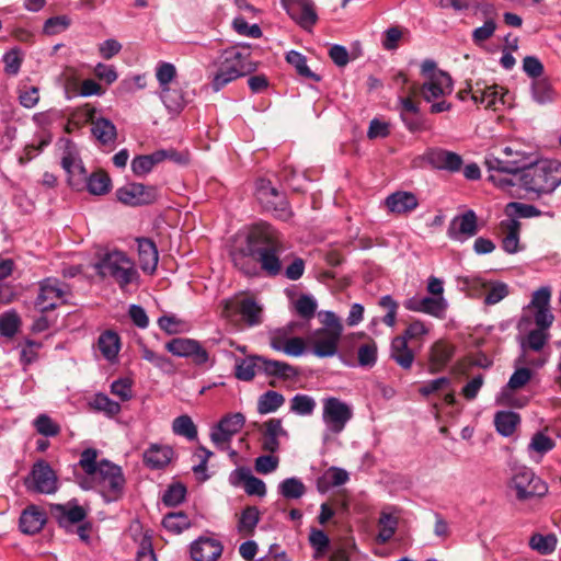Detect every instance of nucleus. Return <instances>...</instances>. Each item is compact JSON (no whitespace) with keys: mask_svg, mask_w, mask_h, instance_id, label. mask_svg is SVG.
Returning a JSON list of instances; mask_svg holds the SVG:
<instances>
[{"mask_svg":"<svg viewBox=\"0 0 561 561\" xmlns=\"http://www.w3.org/2000/svg\"><path fill=\"white\" fill-rule=\"evenodd\" d=\"M232 263L248 277H277L291 253L286 251L278 231L267 222L252 226L245 243L230 252Z\"/></svg>","mask_w":561,"mask_h":561,"instance_id":"1","label":"nucleus"},{"mask_svg":"<svg viewBox=\"0 0 561 561\" xmlns=\"http://www.w3.org/2000/svg\"><path fill=\"white\" fill-rule=\"evenodd\" d=\"M99 450L92 447L82 450L79 466L85 476L79 480L83 490H96L105 502H116L124 496L126 479L122 467L108 459L98 460Z\"/></svg>","mask_w":561,"mask_h":561,"instance_id":"2","label":"nucleus"},{"mask_svg":"<svg viewBox=\"0 0 561 561\" xmlns=\"http://www.w3.org/2000/svg\"><path fill=\"white\" fill-rule=\"evenodd\" d=\"M214 66L217 69L211 76L210 87L215 92L257 69V62L251 60L250 45H234L224 49Z\"/></svg>","mask_w":561,"mask_h":561,"instance_id":"3","label":"nucleus"},{"mask_svg":"<svg viewBox=\"0 0 561 561\" xmlns=\"http://www.w3.org/2000/svg\"><path fill=\"white\" fill-rule=\"evenodd\" d=\"M421 75L424 82L421 84L420 93L424 101L432 103L430 112L438 114L450 111L451 103L444 100L454 90L450 75L439 69L433 59H425L422 62Z\"/></svg>","mask_w":561,"mask_h":561,"instance_id":"4","label":"nucleus"},{"mask_svg":"<svg viewBox=\"0 0 561 561\" xmlns=\"http://www.w3.org/2000/svg\"><path fill=\"white\" fill-rule=\"evenodd\" d=\"M518 181L527 192L549 194L561 184V164L552 160L528 161L523 156Z\"/></svg>","mask_w":561,"mask_h":561,"instance_id":"5","label":"nucleus"},{"mask_svg":"<svg viewBox=\"0 0 561 561\" xmlns=\"http://www.w3.org/2000/svg\"><path fill=\"white\" fill-rule=\"evenodd\" d=\"M94 268L101 277L113 278L123 290L139 278L135 263L122 251L105 253Z\"/></svg>","mask_w":561,"mask_h":561,"instance_id":"6","label":"nucleus"},{"mask_svg":"<svg viewBox=\"0 0 561 561\" xmlns=\"http://www.w3.org/2000/svg\"><path fill=\"white\" fill-rule=\"evenodd\" d=\"M222 316L233 321L240 316L241 321L249 328L257 327L263 322V308L252 297L229 299L224 302Z\"/></svg>","mask_w":561,"mask_h":561,"instance_id":"7","label":"nucleus"},{"mask_svg":"<svg viewBox=\"0 0 561 561\" xmlns=\"http://www.w3.org/2000/svg\"><path fill=\"white\" fill-rule=\"evenodd\" d=\"M69 294L68 285L55 277H46L38 282V293L34 300L35 308L41 313L55 310L66 301Z\"/></svg>","mask_w":561,"mask_h":561,"instance_id":"8","label":"nucleus"},{"mask_svg":"<svg viewBox=\"0 0 561 561\" xmlns=\"http://www.w3.org/2000/svg\"><path fill=\"white\" fill-rule=\"evenodd\" d=\"M24 485L32 493L54 494L58 490V479L47 461L38 460L24 479Z\"/></svg>","mask_w":561,"mask_h":561,"instance_id":"9","label":"nucleus"},{"mask_svg":"<svg viewBox=\"0 0 561 561\" xmlns=\"http://www.w3.org/2000/svg\"><path fill=\"white\" fill-rule=\"evenodd\" d=\"M115 195L118 202L131 207L151 205L156 203L160 196L158 186L136 182L127 183L118 187Z\"/></svg>","mask_w":561,"mask_h":561,"instance_id":"10","label":"nucleus"},{"mask_svg":"<svg viewBox=\"0 0 561 561\" xmlns=\"http://www.w3.org/2000/svg\"><path fill=\"white\" fill-rule=\"evenodd\" d=\"M256 197L266 210L273 211L277 218L287 220L291 216L289 203L284 194L274 187L268 180H260Z\"/></svg>","mask_w":561,"mask_h":561,"instance_id":"11","label":"nucleus"},{"mask_svg":"<svg viewBox=\"0 0 561 561\" xmlns=\"http://www.w3.org/2000/svg\"><path fill=\"white\" fill-rule=\"evenodd\" d=\"M512 486L516 491V497L525 501L535 496L547 494L548 485L535 472L526 467L519 468L512 478Z\"/></svg>","mask_w":561,"mask_h":561,"instance_id":"12","label":"nucleus"},{"mask_svg":"<svg viewBox=\"0 0 561 561\" xmlns=\"http://www.w3.org/2000/svg\"><path fill=\"white\" fill-rule=\"evenodd\" d=\"M353 417L351 407L335 397L323 399L322 420L330 432L341 433Z\"/></svg>","mask_w":561,"mask_h":561,"instance_id":"13","label":"nucleus"},{"mask_svg":"<svg viewBox=\"0 0 561 561\" xmlns=\"http://www.w3.org/2000/svg\"><path fill=\"white\" fill-rule=\"evenodd\" d=\"M245 417L241 412L229 413L222 416L210 434L211 442L220 449L226 450L233 435L244 426Z\"/></svg>","mask_w":561,"mask_h":561,"instance_id":"14","label":"nucleus"},{"mask_svg":"<svg viewBox=\"0 0 561 561\" xmlns=\"http://www.w3.org/2000/svg\"><path fill=\"white\" fill-rule=\"evenodd\" d=\"M288 15L304 30L310 31L318 22L312 0H280Z\"/></svg>","mask_w":561,"mask_h":561,"instance_id":"15","label":"nucleus"},{"mask_svg":"<svg viewBox=\"0 0 561 561\" xmlns=\"http://www.w3.org/2000/svg\"><path fill=\"white\" fill-rule=\"evenodd\" d=\"M479 232L478 217L474 210L468 209L455 216L448 226L447 236L449 239L465 242Z\"/></svg>","mask_w":561,"mask_h":561,"instance_id":"16","label":"nucleus"},{"mask_svg":"<svg viewBox=\"0 0 561 561\" xmlns=\"http://www.w3.org/2000/svg\"><path fill=\"white\" fill-rule=\"evenodd\" d=\"M168 352L178 357H190L196 365L208 362V352L193 339L175 337L165 344Z\"/></svg>","mask_w":561,"mask_h":561,"instance_id":"17","label":"nucleus"},{"mask_svg":"<svg viewBox=\"0 0 561 561\" xmlns=\"http://www.w3.org/2000/svg\"><path fill=\"white\" fill-rule=\"evenodd\" d=\"M50 514L56 519L59 527L66 531H70L72 526L84 522L87 518V511L78 505L76 501H70L66 504H53L50 506Z\"/></svg>","mask_w":561,"mask_h":561,"instance_id":"18","label":"nucleus"},{"mask_svg":"<svg viewBox=\"0 0 561 561\" xmlns=\"http://www.w3.org/2000/svg\"><path fill=\"white\" fill-rule=\"evenodd\" d=\"M426 161L435 169L448 172L460 171L463 161L460 154L443 148H432L425 153Z\"/></svg>","mask_w":561,"mask_h":561,"instance_id":"19","label":"nucleus"},{"mask_svg":"<svg viewBox=\"0 0 561 561\" xmlns=\"http://www.w3.org/2000/svg\"><path fill=\"white\" fill-rule=\"evenodd\" d=\"M455 355V346L445 341H436L428 351V373L432 375L443 371Z\"/></svg>","mask_w":561,"mask_h":561,"instance_id":"20","label":"nucleus"},{"mask_svg":"<svg viewBox=\"0 0 561 561\" xmlns=\"http://www.w3.org/2000/svg\"><path fill=\"white\" fill-rule=\"evenodd\" d=\"M342 335L316 330L307 340L312 345V353L318 357H332L337 353Z\"/></svg>","mask_w":561,"mask_h":561,"instance_id":"21","label":"nucleus"},{"mask_svg":"<svg viewBox=\"0 0 561 561\" xmlns=\"http://www.w3.org/2000/svg\"><path fill=\"white\" fill-rule=\"evenodd\" d=\"M224 547L214 538L199 537L191 545V557L194 561H217Z\"/></svg>","mask_w":561,"mask_h":561,"instance_id":"22","label":"nucleus"},{"mask_svg":"<svg viewBox=\"0 0 561 561\" xmlns=\"http://www.w3.org/2000/svg\"><path fill=\"white\" fill-rule=\"evenodd\" d=\"M174 456V450L168 445L150 444L144 451L142 461L151 470L165 468Z\"/></svg>","mask_w":561,"mask_h":561,"instance_id":"23","label":"nucleus"},{"mask_svg":"<svg viewBox=\"0 0 561 561\" xmlns=\"http://www.w3.org/2000/svg\"><path fill=\"white\" fill-rule=\"evenodd\" d=\"M138 245V259L140 268L145 273L152 274L158 266L159 252L156 243L150 238L140 237L136 239Z\"/></svg>","mask_w":561,"mask_h":561,"instance_id":"24","label":"nucleus"},{"mask_svg":"<svg viewBox=\"0 0 561 561\" xmlns=\"http://www.w3.org/2000/svg\"><path fill=\"white\" fill-rule=\"evenodd\" d=\"M385 205L390 213L402 215L414 210L419 206V199L412 192L397 191L385 199Z\"/></svg>","mask_w":561,"mask_h":561,"instance_id":"25","label":"nucleus"},{"mask_svg":"<svg viewBox=\"0 0 561 561\" xmlns=\"http://www.w3.org/2000/svg\"><path fill=\"white\" fill-rule=\"evenodd\" d=\"M45 523V512L35 505H30L22 512L19 520V527L22 533L34 535L43 529Z\"/></svg>","mask_w":561,"mask_h":561,"instance_id":"26","label":"nucleus"},{"mask_svg":"<svg viewBox=\"0 0 561 561\" xmlns=\"http://www.w3.org/2000/svg\"><path fill=\"white\" fill-rule=\"evenodd\" d=\"M390 358L393 359L402 369L410 370L415 359L412 348L409 347L404 337L396 336L390 345Z\"/></svg>","mask_w":561,"mask_h":561,"instance_id":"27","label":"nucleus"},{"mask_svg":"<svg viewBox=\"0 0 561 561\" xmlns=\"http://www.w3.org/2000/svg\"><path fill=\"white\" fill-rule=\"evenodd\" d=\"M96 346L106 360L114 363L121 350V337L117 332L105 330L100 334Z\"/></svg>","mask_w":561,"mask_h":561,"instance_id":"28","label":"nucleus"},{"mask_svg":"<svg viewBox=\"0 0 561 561\" xmlns=\"http://www.w3.org/2000/svg\"><path fill=\"white\" fill-rule=\"evenodd\" d=\"M530 90L534 101L540 105L552 103L558 98V92L547 76L531 81Z\"/></svg>","mask_w":561,"mask_h":561,"instance_id":"29","label":"nucleus"},{"mask_svg":"<svg viewBox=\"0 0 561 561\" xmlns=\"http://www.w3.org/2000/svg\"><path fill=\"white\" fill-rule=\"evenodd\" d=\"M501 228L505 231L502 240V248L508 254L519 251L520 222L515 218L501 221Z\"/></svg>","mask_w":561,"mask_h":561,"instance_id":"30","label":"nucleus"},{"mask_svg":"<svg viewBox=\"0 0 561 561\" xmlns=\"http://www.w3.org/2000/svg\"><path fill=\"white\" fill-rule=\"evenodd\" d=\"M91 133L104 146L113 145L117 138L116 126L105 117H96L92 121Z\"/></svg>","mask_w":561,"mask_h":561,"instance_id":"31","label":"nucleus"},{"mask_svg":"<svg viewBox=\"0 0 561 561\" xmlns=\"http://www.w3.org/2000/svg\"><path fill=\"white\" fill-rule=\"evenodd\" d=\"M265 360L264 356L252 355L241 359L236 365L234 376L242 381H251L256 373H262V365Z\"/></svg>","mask_w":561,"mask_h":561,"instance_id":"32","label":"nucleus"},{"mask_svg":"<svg viewBox=\"0 0 561 561\" xmlns=\"http://www.w3.org/2000/svg\"><path fill=\"white\" fill-rule=\"evenodd\" d=\"M350 477L346 470L339 467H330L317 480V489L324 493L331 488L340 486L348 481Z\"/></svg>","mask_w":561,"mask_h":561,"instance_id":"33","label":"nucleus"},{"mask_svg":"<svg viewBox=\"0 0 561 561\" xmlns=\"http://www.w3.org/2000/svg\"><path fill=\"white\" fill-rule=\"evenodd\" d=\"M484 164L488 171L491 173H513L516 176L523 168V158L520 160H507L494 154H488L485 157Z\"/></svg>","mask_w":561,"mask_h":561,"instance_id":"34","label":"nucleus"},{"mask_svg":"<svg viewBox=\"0 0 561 561\" xmlns=\"http://www.w3.org/2000/svg\"><path fill=\"white\" fill-rule=\"evenodd\" d=\"M262 373L284 380L293 379L299 374L297 368L294 366L285 362L268 359L266 357L262 365Z\"/></svg>","mask_w":561,"mask_h":561,"instance_id":"35","label":"nucleus"},{"mask_svg":"<svg viewBox=\"0 0 561 561\" xmlns=\"http://www.w3.org/2000/svg\"><path fill=\"white\" fill-rule=\"evenodd\" d=\"M165 160V152L154 151L151 154L137 156L131 161V171L137 176L148 174L156 164Z\"/></svg>","mask_w":561,"mask_h":561,"instance_id":"36","label":"nucleus"},{"mask_svg":"<svg viewBox=\"0 0 561 561\" xmlns=\"http://www.w3.org/2000/svg\"><path fill=\"white\" fill-rule=\"evenodd\" d=\"M87 190L92 195H105L111 191L112 180L107 172L104 170H96L92 172L84 181Z\"/></svg>","mask_w":561,"mask_h":561,"instance_id":"37","label":"nucleus"},{"mask_svg":"<svg viewBox=\"0 0 561 561\" xmlns=\"http://www.w3.org/2000/svg\"><path fill=\"white\" fill-rule=\"evenodd\" d=\"M519 423V414L513 411H499L494 415L495 428L504 437L513 435Z\"/></svg>","mask_w":561,"mask_h":561,"instance_id":"38","label":"nucleus"},{"mask_svg":"<svg viewBox=\"0 0 561 561\" xmlns=\"http://www.w3.org/2000/svg\"><path fill=\"white\" fill-rule=\"evenodd\" d=\"M286 61L291 65L298 76L312 80L314 82L321 81V76L313 72L307 65V58L297 50H289L285 56Z\"/></svg>","mask_w":561,"mask_h":561,"instance_id":"39","label":"nucleus"},{"mask_svg":"<svg viewBox=\"0 0 561 561\" xmlns=\"http://www.w3.org/2000/svg\"><path fill=\"white\" fill-rule=\"evenodd\" d=\"M398 517L391 513L382 511L378 519L379 531L377 535V541L379 543H387L396 534L398 528Z\"/></svg>","mask_w":561,"mask_h":561,"instance_id":"40","label":"nucleus"},{"mask_svg":"<svg viewBox=\"0 0 561 561\" xmlns=\"http://www.w3.org/2000/svg\"><path fill=\"white\" fill-rule=\"evenodd\" d=\"M162 525L168 531L179 535L191 527V519L182 511L171 512L163 517Z\"/></svg>","mask_w":561,"mask_h":561,"instance_id":"41","label":"nucleus"},{"mask_svg":"<svg viewBox=\"0 0 561 561\" xmlns=\"http://www.w3.org/2000/svg\"><path fill=\"white\" fill-rule=\"evenodd\" d=\"M285 403V397L274 390H268L260 396L257 400V412L267 414L275 412Z\"/></svg>","mask_w":561,"mask_h":561,"instance_id":"42","label":"nucleus"},{"mask_svg":"<svg viewBox=\"0 0 561 561\" xmlns=\"http://www.w3.org/2000/svg\"><path fill=\"white\" fill-rule=\"evenodd\" d=\"M309 543L313 549V558H323L331 548L330 538L324 530L311 528L309 534Z\"/></svg>","mask_w":561,"mask_h":561,"instance_id":"43","label":"nucleus"},{"mask_svg":"<svg viewBox=\"0 0 561 561\" xmlns=\"http://www.w3.org/2000/svg\"><path fill=\"white\" fill-rule=\"evenodd\" d=\"M172 431L174 434L183 436L188 440L197 438V427L187 414L180 415L173 420Z\"/></svg>","mask_w":561,"mask_h":561,"instance_id":"44","label":"nucleus"},{"mask_svg":"<svg viewBox=\"0 0 561 561\" xmlns=\"http://www.w3.org/2000/svg\"><path fill=\"white\" fill-rule=\"evenodd\" d=\"M160 98L165 107L173 113H179L185 105V99L181 90L167 87L161 89Z\"/></svg>","mask_w":561,"mask_h":561,"instance_id":"45","label":"nucleus"},{"mask_svg":"<svg viewBox=\"0 0 561 561\" xmlns=\"http://www.w3.org/2000/svg\"><path fill=\"white\" fill-rule=\"evenodd\" d=\"M21 318L19 313L12 309L0 314V334L5 337H13L20 327Z\"/></svg>","mask_w":561,"mask_h":561,"instance_id":"46","label":"nucleus"},{"mask_svg":"<svg viewBox=\"0 0 561 561\" xmlns=\"http://www.w3.org/2000/svg\"><path fill=\"white\" fill-rule=\"evenodd\" d=\"M278 492L285 499H300L306 492V486L300 479L293 477L278 484Z\"/></svg>","mask_w":561,"mask_h":561,"instance_id":"47","label":"nucleus"},{"mask_svg":"<svg viewBox=\"0 0 561 561\" xmlns=\"http://www.w3.org/2000/svg\"><path fill=\"white\" fill-rule=\"evenodd\" d=\"M316 407V400L308 394L297 393L290 400V411L297 415H311Z\"/></svg>","mask_w":561,"mask_h":561,"instance_id":"48","label":"nucleus"},{"mask_svg":"<svg viewBox=\"0 0 561 561\" xmlns=\"http://www.w3.org/2000/svg\"><path fill=\"white\" fill-rule=\"evenodd\" d=\"M260 522V511L256 506H247L240 515L238 530L252 534Z\"/></svg>","mask_w":561,"mask_h":561,"instance_id":"49","label":"nucleus"},{"mask_svg":"<svg viewBox=\"0 0 561 561\" xmlns=\"http://www.w3.org/2000/svg\"><path fill=\"white\" fill-rule=\"evenodd\" d=\"M317 301L310 296L302 294L298 297V299L294 304L295 311L297 314L305 321H310L317 311Z\"/></svg>","mask_w":561,"mask_h":561,"instance_id":"50","label":"nucleus"},{"mask_svg":"<svg viewBox=\"0 0 561 561\" xmlns=\"http://www.w3.org/2000/svg\"><path fill=\"white\" fill-rule=\"evenodd\" d=\"M378 348L374 340L362 344L357 350V360L360 367H373L377 363Z\"/></svg>","mask_w":561,"mask_h":561,"instance_id":"51","label":"nucleus"},{"mask_svg":"<svg viewBox=\"0 0 561 561\" xmlns=\"http://www.w3.org/2000/svg\"><path fill=\"white\" fill-rule=\"evenodd\" d=\"M93 409L102 411L108 416H114L121 412V404L112 400L105 393H96L91 402Z\"/></svg>","mask_w":561,"mask_h":561,"instance_id":"52","label":"nucleus"},{"mask_svg":"<svg viewBox=\"0 0 561 561\" xmlns=\"http://www.w3.org/2000/svg\"><path fill=\"white\" fill-rule=\"evenodd\" d=\"M186 488L184 484L176 482L169 485L162 496L165 506L173 507L181 504L185 500Z\"/></svg>","mask_w":561,"mask_h":561,"instance_id":"53","label":"nucleus"},{"mask_svg":"<svg viewBox=\"0 0 561 561\" xmlns=\"http://www.w3.org/2000/svg\"><path fill=\"white\" fill-rule=\"evenodd\" d=\"M447 304L443 297H423L421 298V312L442 317L446 310Z\"/></svg>","mask_w":561,"mask_h":561,"instance_id":"54","label":"nucleus"},{"mask_svg":"<svg viewBox=\"0 0 561 561\" xmlns=\"http://www.w3.org/2000/svg\"><path fill=\"white\" fill-rule=\"evenodd\" d=\"M34 426L37 433L46 437L57 436L60 432V426L47 414H39L34 421Z\"/></svg>","mask_w":561,"mask_h":561,"instance_id":"55","label":"nucleus"},{"mask_svg":"<svg viewBox=\"0 0 561 561\" xmlns=\"http://www.w3.org/2000/svg\"><path fill=\"white\" fill-rule=\"evenodd\" d=\"M71 24L70 18L67 15H56L47 19L43 26V32L46 35H56L66 31Z\"/></svg>","mask_w":561,"mask_h":561,"instance_id":"56","label":"nucleus"},{"mask_svg":"<svg viewBox=\"0 0 561 561\" xmlns=\"http://www.w3.org/2000/svg\"><path fill=\"white\" fill-rule=\"evenodd\" d=\"M529 545L533 549L539 551L540 553L547 554L556 549L557 538L554 535L543 536L540 534H535L531 536Z\"/></svg>","mask_w":561,"mask_h":561,"instance_id":"57","label":"nucleus"},{"mask_svg":"<svg viewBox=\"0 0 561 561\" xmlns=\"http://www.w3.org/2000/svg\"><path fill=\"white\" fill-rule=\"evenodd\" d=\"M548 339L549 334L546 332V330L535 329L528 333L527 341L522 343V346L523 348L528 347L531 351L540 352L546 345Z\"/></svg>","mask_w":561,"mask_h":561,"instance_id":"58","label":"nucleus"},{"mask_svg":"<svg viewBox=\"0 0 561 561\" xmlns=\"http://www.w3.org/2000/svg\"><path fill=\"white\" fill-rule=\"evenodd\" d=\"M523 70L531 81L546 77L543 64L535 56H526L523 59Z\"/></svg>","mask_w":561,"mask_h":561,"instance_id":"59","label":"nucleus"},{"mask_svg":"<svg viewBox=\"0 0 561 561\" xmlns=\"http://www.w3.org/2000/svg\"><path fill=\"white\" fill-rule=\"evenodd\" d=\"M158 325L168 335H174L183 331L184 322L173 314H164L158 319Z\"/></svg>","mask_w":561,"mask_h":561,"instance_id":"60","label":"nucleus"},{"mask_svg":"<svg viewBox=\"0 0 561 561\" xmlns=\"http://www.w3.org/2000/svg\"><path fill=\"white\" fill-rule=\"evenodd\" d=\"M234 31L244 36L252 38H260L262 36V30L257 24L249 25L244 18L238 16L232 22Z\"/></svg>","mask_w":561,"mask_h":561,"instance_id":"61","label":"nucleus"},{"mask_svg":"<svg viewBox=\"0 0 561 561\" xmlns=\"http://www.w3.org/2000/svg\"><path fill=\"white\" fill-rule=\"evenodd\" d=\"M379 306L388 309V312L382 318V322L392 328L397 321L398 302L390 295H386L380 298Z\"/></svg>","mask_w":561,"mask_h":561,"instance_id":"62","label":"nucleus"},{"mask_svg":"<svg viewBox=\"0 0 561 561\" xmlns=\"http://www.w3.org/2000/svg\"><path fill=\"white\" fill-rule=\"evenodd\" d=\"M161 89L170 87L171 81L176 77V69L173 64L161 62L156 72Z\"/></svg>","mask_w":561,"mask_h":561,"instance_id":"63","label":"nucleus"},{"mask_svg":"<svg viewBox=\"0 0 561 561\" xmlns=\"http://www.w3.org/2000/svg\"><path fill=\"white\" fill-rule=\"evenodd\" d=\"M279 458L274 455H262L255 459L254 468L261 474H268L278 467Z\"/></svg>","mask_w":561,"mask_h":561,"instance_id":"64","label":"nucleus"}]
</instances>
